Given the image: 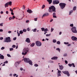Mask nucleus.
Listing matches in <instances>:
<instances>
[{
	"label": "nucleus",
	"mask_w": 77,
	"mask_h": 77,
	"mask_svg": "<svg viewBox=\"0 0 77 77\" xmlns=\"http://www.w3.org/2000/svg\"><path fill=\"white\" fill-rule=\"evenodd\" d=\"M70 26H71V27H73V26H74V25L73 24H70Z\"/></svg>",
	"instance_id": "43"
},
{
	"label": "nucleus",
	"mask_w": 77,
	"mask_h": 77,
	"mask_svg": "<svg viewBox=\"0 0 77 77\" xmlns=\"http://www.w3.org/2000/svg\"><path fill=\"white\" fill-rule=\"evenodd\" d=\"M4 42H11V38L9 37L6 38Z\"/></svg>",
	"instance_id": "5"
},
{
	"label": "nucleus",
	"mask_w": 77,
	"mask_h": 77,
	"mask_svg": "<svg viewBox=\"0 0 77 77\" xmlns=\"http://www.w3.org/2000/svg\"><path fill=\"white\" fill-rule=\"evenodd\" d=\"M41 29H42V31H44L45 30V28H41Z\"/></svg>",
	"instance_id": "32"
},
{
	"label": "nucleus",
	"mask_w": 77,
	"mask_h": 77,
	"mask_svg": "<svg viewBox=\"0 0 77 77\" xmlns=\"http://www.w3.org/2000/svg\"><path fill=\"white\" fill-rule=\"evenodd\" d=\"M67 56V54L66 53L63 55V56Z\"/></svg>",
	"instance_id": "48"
},
{
	"label": "nucleus",
	"mask_w": 77,
	"mask_h": 77,
	"mask_svg": "<svg viewBox=\"0 0 77 77\" xmlns=\"http://www.w3.org/2000/svg\"><path fill=\"white\" fill-rule=\"evenodd\" d=\"M0 32H3V29H0Z\"/></svg>",
	"instance_id": "64"
},
{
	"label": "nucleus",
	"mask_w": 77,
	"mask_h": 77,
	"mask_svg": "<svg viewBox=\"0 0 77 77\" xmlns=\"http://www.w3.org/2000/svg\"><path fill=\"white\" fill-rule=\"evenodd\" d=\"M64 44H65L66 45H68V44H69V43L68 42H64Z\"/></svg>",
	"instance_id": "31"
},
{
	"label": "nucleus",
	"mask_w": 77,
	"mask_h": 77,
	"mask_svg": "<svg viewBox=\"0 0 77 77\" xmlns=\"http://www.w3.org/2000/svg\"><path fill=\"white\" fill-rule=\"evenodd\" d=\"M23 68L21 67V68H20V70L21 71H23Z\"/></svg>",
	"instance_id": "53"
},
{
	"label": "nucleus",
	"mask_w": 77,
	"mask_h": 77,
	"mask_svg": "<svg viewBox=\"0 0 77 77\" xmlns=\"http://www.w3.org/2000/svg\"><path fill=\"white\" fill-rule=\"evenodd\" d=\"M8 3V5H9V6H11L12 5V2L11 1Z\"/></svg>",
	"instance_id": "19"
},
{
	"label": "nucleus",
	"mask_w": 77,
	"mask_h": 77,
	"mask_svg": "<svg viewBox=\"0 0 77 77\" xmlns=\"http://www.w3.org/2000/svg\"><path fill=\"white\" fill-rule=\"evenodd\" d=\"M53 18H57V17H56V16H55V15H53Z\"/></svg>",
	"instance_id": "56"
},
{
	"label": "nucleus",
	"mask_w": 77,
	"mask_h": 77,
	"mask_svg": "<svg viewBox=\"0 0 77 77\" xmlns=\"http://www.w3.org/2000/svg\"><path fill=\"white\" fill-rule=\"evenodd\" d=\"M53 42H54V43H55L56 42H57V41H56V39H53Z\"/></svg>",
	"instance_id": "24"
},
{
	"label": "nucleus",
	"mask_w": 77,
	"mask_h": 77,
	"mask_svg": "<svg viewBox=\"0 0 77 77\" xmlns=\"http://www.w3.org/2000/svg\"><path fill=\"white\" fill-rule=\"evenodd\" d=\"M59 6H60V8L61 9H63V8H65V6H66V4L65 3H60L59 4Z\"/></svg>",
	"instance_id": "3"
},
{
	"label": "nucleus",
	"mask_w": 77,
	"mask_h": 77,
	"mask_svg": "<svg viewBox=\"0 0 77 77\" xmlns=\"http://www.w3.org/2000/svg\"><path fill=\"white\" fill-rule=\"evenodd\" d=\"M47 31H48V29H47V28H46L45 29V30H44V32H46Z\"/></svg>",
	"instance_id": "26"
},
{
	"label": "nucleus",
	"mask_w": 77,
	"mask_h": 77,
	"mask_svg": "<svg viewBox=\"0 0 77 77\" xmlns=\"http://www.w3.org/2000/svg\"><path fill=\"white\" fill-rule=\"evenodd\" d=\"M62 72L63 73L65 74H66L67 76H69V75H70V74H69V72L68 71H63Z\"/></svg>",
	"instance_id": "9"
},
{
	"label": "nucleus",
	"mask_w": 77,
	"mask_h": 77,
	"mask_svg": "<svg viewBox=\"0 0 77 77\" xmlns=\"http://www.w3.org/2000/svg\"><path fill=\"white\" fill-rule=\"evenodd\" d=\"M58 73H61V71L60 70H58Z\"/></svg>",
	"instance_id": "46"
},
{
	"label": "nucleus",
	"mask_w": 77,
	"mask_h": 77,
	"mask_svg": "<svg viewBox=\"0 0 77 77\" xmlns=\"http://www.w3.org/2000/svg\"><path fill=\"white\" fill-rule=\"evenodd\" d=\"M68 66H70L71 67L72 66V64H69Z\"/></svg>",
	"instance_id": "40"
},
{
	"label": "nucleus",
	"mask_w": 77,
	"mask_h": 77,
	"mask_svg": "<svg viewBox=\"0 0 77 77\" xmlns=\"http://www.w3.org/2000/svg\"><path fill=\"white\" fill-rule=\"evenodd\" d=\"M71 30L73 33H77V32L76 27L75 26H73L71 28Z\"/></svg>",
	"instance_id": "6"
},
{
	"label": "nucleus",
	"mask_w": 77,
	"mask_h": 77,
	"mask_svg": "<svg viewBox=\"0 0 77 77\" xmlns=\"http://www.w3.org/2000/svg\"><path fill=\"white\" fill-rule=\"evenodd\" d=\"M14 18H15V17L14 16H13V17H12V20H14Z\"/></svg>",
	"instance_id": "51"
},
{
	"label": "nucleus",
	"mask_w": 77,
	"mask_h": 77,
	"mask_svg": "<svg viewBox=\"0 0 77 77\" xmlns=\"http://www.w3.org/2000/svg\"><path fill=\"white\" fill-rule=\"evenodd\" d=\"M58 75V76H60L61 75V74L60 73H59Z\"/></svg>",
	"instance_id": "62"
},
{
	"label": "nucleus",
	"mask_w": 77,
	"mask_h": 77,
	"mask_svg": "<svg viewBox=\"0 0 77 77\" xmlns=\"http://www.w3.org/2000/svg\"><path fill=\"white\" fill-rule=\"evenodd\" d=\"M17 39V37H15L13 38V40H14V41H15V40H16V39Z\"/></svg>",
	"instance_id": "57"
},
{
	"label": "nucleus",
	"mask_w": 77,
	"mask_h": 77,
	"mask_svg": "<svg viewBox=\"0 0 77 77\" xmlns=\"http://www.w3.org/2000/svg\"><path fill=\"white\" fill-rule=\"evenodd\" d=\"M71 39L72 40V41H77V37L74 36H72V37Z\"/></svg>",
	"instance_id": "11"
},
{
	"label": "nucleus",
	"mask_w": 77,
	"mask_h": 77,
	"mask_svg": "<svg viewBox=\"0 0 77 77\" xmlns=\"http://www.w3.org/2000/svg\"><path fill=\"white\" fill-rule=\"evenodd\" d=\"M26 42H27L28 43H30V39L29 38H27L26 40H25Z\"/></svg>",
	"instance_id": "14"
},
{
	"label": "nucleus",
	"mask_w": 77,
	"mask_h": 77,
	"mask_svg": "<svg viewBox=\"0 0 77 77\" xmlns=\"http://www.w3.org/2000/svg\"><path fill=\"white\" fill-rule=\"evenodd\" d=\"M16 47V46H15V45H13L12 46V47L13 48H15Z\"/></svg>",
	"instance_id": "45"
},
{
	"label": "nucleus",
	"mask_w": 77,
	"mask_h": 77,
	"mask_svg": "<svg viewBox=\"0 0 77 77\" xmlns=\"http://www.w3.org/2000/svg\"><path fill=\"white\" fill-rule=\"evenodd\" d=\"M65 63H66V64H67L68 63V61L66 60H65Z\"/></svg>",
	"instance_id": "52"
},
{
	"label": "nucleus",
	"mask_w": 77,
	"mask_h": 77,
	"mask_svg": "<svg viewBox=\"0 0 77 77\" xmlns=\"http://www.w3.org/2000/svg\"><path fill=\"white\" fill-rule=\"evenodd\" d=\"M5 48V47H2L1 48V50H4Z\"/></svg>",
	"instance_id": "44"
},
{
	"label": "nucleus",
	"mask_w": 77,
	"mask_h": 77,
	"mask_svg": "<svg viewBox=\"0 0 77 77\" xmlns=\"http://www.w3.org/2000/svg\"><path fill=\"white\" fill-rule=\"evenodd\" d=\"M48 16H49V13H45L43 14L42 18H43L44 17H48Z\"/></svg>",
	"instance_id": "10"
},
{
	"label": "nucleus",
	"mask_w": 77,
	"mask_h": 77,
	"mask_svg": "<svg viewBox=\"0 0 77 77\" xmlns=\"http://www.w3.org/2000/svg\"><path fill=\"white\" fill-rule=\"evenodd\" d=\"M28 51L29 50H28V49L25 48H24L23 50V52L22 53V55H26V54H27V53L28 52Z\"/></svg>",
	"instance_id": "4"
},
{
	"label": "nucleus",
	"mask_w": 77,
	"mask_h": 77,
	"mask_svg": "<svg viewBox=\"0 0 77 77\" xmlns=\"http://www.w3.org/2000/svg\"><path fill=\"white\" fill-rule=\"evenodd\" d=\"M72 12H73V11L72 10L70 11L69 12V15H71V13H72Z\"/></svg>",
	"instance_id": "22"
},
{
	"label": "nucleus",
	"mask_w": 77,
	"mask_h": 77,
	"mask_svg": "<svg viewBox=\"0 0 77 77\" xmlns=\"http://www.w3.org/2000/svg\"><path fill=\"white\" fill-rule=\"evenodd\" d=\"M23 31L24 32H26V31H27V29H23Z\"/></svg>",
	"instance_id": "37"
},
{
	"label": "nucleus",
	"mask_w": 77,
	"mask_h": 77,
	"mask_svg": "<svg viewBox=\"0 0 77 77\" xmlns=\"http://www.w3.org/2000/svg\"><path fill=\"white\" fill-rule=\"evenodd\" d=\"M14 50V48H10V51H12Z\"/></svg>",
	"instance_id": "34"
},
{
	"label": "nucleus",
	"mask_w": 77,
	"mask_h": 77,
	"mask_svg": "<svg viewBox=\"0 0 77 77\" xmlns=\"http://www.w3.org/2000/svg\"><path fill=\"white\" fill-rule=\"evenodd\" d=\"M20 34H22V33H23V31L22 30H20Z\"/></svg>",
	"instance_id": "29"
},
{
	"label": "nucleus",
	"mask_w": 77,
	"mask_h": 77,
	"mask_svg": "<svg viewBox=\"0 0 77 77\" xmlns=\"http://www.w3.org/2000/svg\"><path fill=\"white\" fill-rule=\"evenodd\" d=\"M56 50H57V51H59V52H60V48H57L56 49Z\"/></svg>",
	"instance_id": "23"
},
{
	"label": "nucleus",
	"mask_w": 77,
	"mask_h": 77,
	"mask_svg": "<svg viewBox=\"0 0 77 77\" xmlns=\"http://www.w3.org/2000/svg\"><path fill=\"white\" fill-rule=\"evenodd\" d=\"M53 5H57L59 3V1L58 0H54L53 1Z\"/></svg>",
	"instance_id": "8"
},
{
	"label": "nucleus",
	"mask_w": 77,
	"mask_h": 77,
	"mask_svg": "<svg viewBox=\"0 0 77 77\" xmlns=\"http://www.w3.org/2000/svg\"><path fill=\"white\" fill-rule=\"evenodd\" d=\"M35 44H36L37 46H38V47L41 46L42 44L41 42H40L38 41H37L35 42Z\"/></svg>",
	"instance_id": "7"
},
{
	"label": "nucleus",
	"mask_w": 77,
	"mask_h": 77,
	"mask_svg": "<svg viewBox=\"0 0 77 77\" xmlns=\"http://www.w3.org/2000/svg\"><path fill=\"white\" fill-rule=\"evenodd\" d=\"M45 5H43L42 8V9H44L45 8Z\"/></svg>",
	"instance_id": "27"
},
{
	"label": "nucleus",
	"mask_w": 77,
	"mask_h": 77,
	"mask_svg": "<svg viewBox=\"0 0 77 77\" xmlns=\"http://www.w3.org/2000/svg\"><path fill=\"white\" fill-rule=\"evenodd\" d=\"M3 11H1V14H3Z\"/></svg>",
	"instance_id": "63"
},
{
	"label": "nucleus",
	"mask_w": 77,
	"mask_h": 77,
	"mask_svg": "<svg viewBox=\"0 0 77 77\" xmlns=\"http://www.w3.org/2000/svg\"><path fill=\"white\" fill-rule=\"evenodd\" d=\"M37 30V29H34L33 30V32H36V30Z\"/></svg>",
	"instance_id": "41"
},
{
	"label": "nucleus",
	"mask_w": 77,
	"mask_h": 77,
	"mask_svg": "<svg viewBox=\"0 0 77 77\" xmlns=\"http://www.w3.org/2000/svg\"><path fill=\"white\" fill-rule=\"evenodd\" d=\"M34 45H35V43H32L30 45L31 47H33V46H34Z\"/></svg>",
	"instance_id": "21"
},
{
	"label": "nucleus",
	"mask_w": 77,
	"mask_h": 77,
	"mask_svg": "<svg viewBox=\"0 0 77 77\" xmlns=\"http://www.w3.org/2000/svg\"><path fill=\"white\" fill-rule=\"evenodd\" d=\"M11 32H11V31H9L8 32V33H11Z\"/></svg>",
	"instance_id": "60"
},
{
	"label": "nucleus",
	"mask_w": 77,
	"mask_h": 77,
	"mask_svg": "<svg viewBox=\"0 0 77 77\" xmlns=\"http://www.w3.org/2000/svg\"><path fill=\"white\" fill-rule=\"evenodd\" d=\"M72 66L73 67H75V66L74 65V63H72Z\"/></svg>",
	"instance_id": "30"
},
{
	"label": "nucleus",
	"mask_w": 77,
	"mask_h": 77,
	"mask_svg": "<svg viewBox=\"0 0 77 77\" xmlns=\"http://www.w3.org/2000/svg\"><path fill=\"white\" fill-rule=\"evenodd\" d=\"M19 64V63L18 62H16L15 63V65L16 66V67H17V65H18Z\"/></svg>",
	"instance_id": "20"
},
{
	"label": "nucleus",
	"mask_w": 77,
	"mask_h": 77,
	"mask_svg": "<svg viewBox=\"0 0 77 77\" xmlns=\"http://www.w3.org/2000/svg\"><path fill=\"white\" fill-rule=\"evenodd\" d=\"M34 66H36V67L38 66V64H35L34 65Z\"/></svg>",
	"instance_id": "38"
},
{
	"label": "nucleus",
	"mask_w": 77,
	"mask_h": 77,
	"mask_svg": "<svg viewBox=\"0 0 77 77\" xmlns=\"http://www.w3.org/2000/svg\"><path fill=\"white\" fill-rule=\"evenodd\" d=\"M5 8H6V7H8L9 6V5L8 4V2L5 4Z\"/></svg>",
	"instance_id": "17"
},
{
	"label": "nucleus",
	"mask_w": 77,
	"mask_h": 77,
	"mask_svg": "<svg viewBox=\"0 0 77 77\" xmlns=\"http://www.w3.org/2000/svg\"><path fill=\"white\" fill-rule=\"evenodd\" d=\"M12 17H10V18H9V20H12Z\"/></svg>",
	"instance_id": "54"
},
{
	"label": "nucleus",
	"mask_w": 77,
	"mask_h": 77,
	"mask_svg": "<svg viewBox=\"0 0 77 77\" xmlns=\"http://www.w3.org/2000/svg\"><path fill=\"white\" fill-rule=\"evenodd\" d=\"M11 15H14V13H13V12H12L11 13Z\"/></svg>",
	"instance_id": "61"
},
{
	"label": "nucleus",
	"mask_w": 77,
	"mask_h": 77,
	"mask_svg": "<svg viewBox=\"0 0 77 77\" xmlns=\"http://www.w3.org/2000/svg\"><path fill=\"white\" fill-rule=\"evenodd\" d=\"M57 44H59L60 45V42L59 41H58L57 42Z\"/></svg>",
	"instance_id": "28"
},
{
	"label": "nucleus",
	"mask_w": 77,
	"mask_h": 77,
	"mask_svg": "<svg viewBox=\"0 0 77 77\" xmlns=\"http://www.w3.org/2000/svg\"><path fill=\"white\" fill-rule=\"evenodd\" d=\"M23 8L24 10V9H25V8H26V7H25V5H23Z\"/></svg>",
	"instance_id": "47"
},
{
	"label": "nucleus",
	"mask_w": 77,
	"mask_h": 77,
	"mask_svg": "<svg viewBox=\"0 0 77 77\" xmlns=\"http://www.w3.org/2000/svg\"><path fill=\"white\" fill-rule=\"evenodd\" d=\"M27 12L29 13V14H31V13H32L33 11L31 9H28L27 10Z\"/></svg>",
	"instance_id": "13"
},
{
	"label": "nucleus",
	"mask_w": 77,
	"mask_h": 77,
	"mask_svg": "<svg viewBox=\"0 0 77 77\" xmlns=\"http://www.w3.org/2000/svg\"><path fill=\"white\" fill-rule=\"evenodd\" d=\"M24 60L26 63H29L30 65H33L32 62L31 60H30L29 58H24Z\"/></svg>",
	"instance_id": "2"
},
{
	"label": "nucleus",
	"mask_w": 77,
	"mask_h": 77,
	"mask_svg": "<svg viewBox=\"0 0 77 77\" xmlns=\"http://www.w3.org/2000/svg\"><path fill=\"white\" fill-rule=\"evenodd\" d=\"M7 56H8V57H11V56L10 54H7Z\"/></svg>",
	"instance_id": "36"
},
{
	"label": "nucleus",
	"mask_w": 77,
	"mask_h": 77,
	"mask_svg": "<svg viewBox=\"0 0 77 77\" xmlns=\"http://www.w3.org/2000/svg\"><path fill=\"white\" fill-rule=\"evenodd\" d=\"M37 20H38V19H37V18H36L34 19V20L36 21H37Z\"/></svg>",
	"instance_id": "58"
},
{
	"label": "nucleus",
	"mask_w": 77,
	"mask_h": 77,
	"mask_svg": "<svg viewBox=\"0 0 77 77\" xmlns=\"http://www.w3.org/2000/svg\"><path fill=\"white\" fill-rule=\"evenodd\" d=\"M3 23H2L0 24V26H3Z\"/></svg>",
	"instance_id": "50"
},
{
	"label": "nucleus",
	"mask_w": 77,
	"mask_h": 77,
	"mask_svg": "<svg viewBox=\"0 0 77 77\" xmlns=\"http://www.w3.org/2000/svg\"><path fill=\"white\" fill-rule=\"evenodd\" d=\"M76 6H75L73 8V11H75L76 10Z\"/></svg>",
	"instance_id": "25"
},
{
	"label": "nucleus",
	"mask_w": 77,
	"mask_h": 77,
	"mask_svg": "<svg viewBox=\"0 0 77 77\" xmlns=\"http://www.w3.org/2000/svg\"><path fill=\"white\" fill-rule=\"evenodd\" d=\"M54 30V29H53V28H51V32H53Z\"/></svg>",
	"instance_id": "42"
},
{
	"label": "nucleus",
	"mask_w": 77,
	"mask_h": 77,
	"mask_svg": "<svg viewBox=\"0 0 77 77\" xmlns=\"http://www.w3.org/2000/svg\"><path fill=\"white\" fill-rule=\"evenodd\" d=\"M59 67L60 69V70H62V69H63V66L62 65H59Z\"/></svg>",
	"instance_id": "12"
},
{
	"label": "nucleus",
	"mask_w": 77,
	"mask_h": 77,
	"mask_svg": "<svg viewBox=\"0 0 77 77\" xmlns=\"http://www.w3.org/2000/svg\"><path fill=\"white\" fill-rule=\"evenodd\" d=\"M0 59H4V56L3 55L0 56Z\"/></svg>",
	"instance_id": "18"
},
{
	"label": "nucleus",
	"mask_w": 77,
	"mask_h": 77,
	"mask_svg": "<svg viewBox=\"0 0 77 77\" xmlns=\"http://www.w3.org/2000/svg\"><path fill=\"white\" fill-rule=\"evenodd\" d=\"M3 37H0V40H3Z\"/></svg>",
	"instance_id": "49"
},
{
	"label": "nucleus",
	"mask_w": 77,
	"mask_h": 77,
	"mask_svg": "<svg viewBox=\"0 0 77 77\" xmlns=\"http://www.w3.org/2000/svg\"><path fill=\"white\" fill-rule=\"evenodd\" d=\"M6 14H9V12L8 11H7L6 12Z\"/></svg>",
	"instance_id": "55"
},
{
	"label": "nucleus",
	"mask_w": 77,
	"mask_h": 77,
	"mask_svg": "<svg viewBox=\"0 0 77 77\" xmlns=\"http://www.w3.org/2000/svg\"><path fill=\"white\" fill-rule=\"evenodd\" d=\"M49 12L51 13H53L54 12L53 15H56V8L54 6H52L49 7V9L48 10Z\"/></svg>",
	"instance_id": "1"
},
{
	"label": "nucleus",
	"mask_w": 77,
	"mask_h": 77,
	"mask_svg": "<svg viewBox=\"0 0 77 77\" xmlns=\"http://www.w3.org/2000/svg\"><path fill=\"white\" fill-rule=\"evenodd\" d=\"M47 1L49 2V4H51L52 3V0H47Z\"/></svg>",
	"instance_id": "16"
},
{
	"label": "nucleus",
	"mask_w": 77,
	"mask_h": 77,
	"mask_svg": "<svg viewBox=\"0 0 77 77\" xmlns=\"http://www.w3.org/2000/svg\"><path fill=\"white\" fill-rule=\"evenodd\" d=\"M10 11L11 12H13V10L12 9V8H10Z\"/></svg>",
	"instance_id": "35"
},
{
	"label": "nucleus",
	"mask_w": 77,
	"mask_h": 77,
	"mask_svg": "<svg viewBox=\"0 0 77 77\" xmlns=\"http://www.w3.org/2000/svg\"><path fill=\"white\" fill-rule=\"evenodd\" d=\"M51 35V34H46V36H50Z\"/></svg>",
	"instance_id": "33"
},
{
	"label": "nucleus",
	"mask_w": 77,
	"mask_h": 77,
	"mask_svg": "<svg viewBox=\"0 0 77 77\" xmlns=\"http://www.w3.org/2000/svg\"><path fill=\"white\" fill-rule=\"evenodd\" d=\"M29 22V20H26V23H27Z\"/></svg>",
	"instance_id": "59"
},
{
	"label": "nucleus",
	"mask_w": 77,
	"mask_h": 77,
	"mask_svg": "<svg viewBox=\"0 0 77 77\" xmlns=\"http://www.w3.org/2000/svg\"><path fill=\"white\" fill-rule=\"evenodd\" d=\"M8 63V61H6L5 62H4V63Z\"/></svg>",
	"instance_id": "39"
},
{
	"label": "nucleus",
	"mask_w": 77,
	"mask_h": 77,
	"mask_svg": "<svg viewBox=\"0 0 77 77\" xmlns=\"http://www.w3.org/2000/svg\"><path fill=\"white\" fill-rule=\"evenodd\" d=\"M58 57H54L51 58L52 60H57Z\"/></svg>",
	"instance_id": "15"
}]
</instances>
